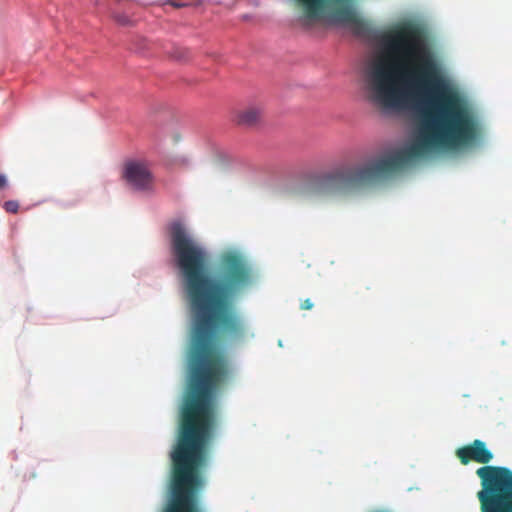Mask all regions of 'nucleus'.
<instances>
[{
    "label": "nucleus",
    "instance_id": "obj_2",
    "mask_svg": "<svg viewBox=\"0 0 512 512\" xmlns=\"http://www.w3.org/2000/svg\"><path fill=\"white\" fill-rule=\"evenodd\" d=\"M381 44L393 63L380 59L371 65L366 79L370 99L384 108L412 105L415 138L406 148L372 163L322 173L309 185L311 195L331 197L360 191L416 158L466 147L478 138L480 123L474 108L442 79L415 26L392 28L383 34Z\"/></svg>",
    "mask_w": 512,
    "mask_h": 512
},
{
    "label": "nucleus",
    "instance_id": "obj_5",
    "mask_svg": "<svg viewBox=\"0 0 512 512\" xmlns=\"http://www.w3.org/2000/svg\"><path fill=\"white\" fill-rule=\"evenodd\" d=\"M456 456L463 465H467L471 461L488 464L493 459V453L487 448L486 443L479 439L458 448Z\"/></svg>",
    "mask_w": 512,
    "mask_h": 512
},
{
    "label": "nucleus",
    "instance_id": "obj_6",
    "mask_svg": "<svg viewBox=\"0 0 512 512\" xmlns=\"http://www.w3.org/2000/svg\"><path fill=\"white\" fill-rule=\"evenodd\" d=\"M261 117V107L249 106L238 113L237 123L244 126H253L260 121Z\"/></svg>",
    "mask_w": 512,
    "mask_h": 512
},
{
    "label": "nucleus",
    "instance_id": "obj_8",
    "mask_svg": "<svg viewBox=\"0 0 512 512\" xmlns=\"http://www.w3.org/2000/svg\"><path fill=\"white\" fill-rule=\"evenodd\" d=\"M305 9L308 17H316L322 10L324 0H297Z\"/></svg>",
    "mask_w": 512,
    "mask_h": 512
},
{
    "label": "nucleus",
    "instance_id": "obj_4",
    "mask_svg": "<svg viewBox=\"0 0 512 512\" xmlns=\"http://www.w3.org/2000/svg\"><path fill=\"white\" fill-rule=\"evenodd\" d=\"M124 179L136 190L149 191L153 187V175L143 161H128L124 165Z\"/></svg>",
    "mask_w": 512,
    "mask_h": 512
},
{
    "label": "nucleus",
    "instance_id": "obj_3",
    "mask_svg": "<svg viewBox=\"0 0 512 512\" xmlns=\"http://www.w3.org/2000/svg\"><path fill=\"white\" fill-rule=\"evenodd\" d=\"M482 490L478 499L482 512H512V471L506 467H480L476 471Z\"/></svg>",
    "mask_w": 512,
    "mask_h": 512
},
{
    "label": "nucleus",
    "instance_id": "obj_10",
    "mask_svg": "<svg viewBox=\"0 0 512 512\" xmlns=\"http://www.w3.org/2000/svg\"><path fill=\"white\" fill-rule=\"evenodd\" d=\"M314 306L313 302L311 301V299L307 298L305 299L301 304H300V308L302 310H310L312 309Z\"/></svg>",
    "mask_w": 512,
    "mask_h": 512
},
{
    "label": "nucleus",
    "instance_id": "obj_12",
    "mask_svg": "<svg viewBox=\"0 0 512 512\" xmlns=\"http://www.w3.org/2000/svg\"><path fill=\"white\" fill-rule=\"evenodd\" d=\"M7 186V178L4 174L0 173V189H4Z\"/></svg>",
    "mask_w": 512,
    "mask_h": 512
},
{
    "label": "nucleus",
    "instance_id": "obj_13",
    "mask_svg": "<svg viewBox=\"0 0 512 512\" xmlns=\"http://www.w3.org/2000/svg\"><path fill=\"white\" fill-rule=\"evenodd\" d=\"M168 3L176 8H180V7H183L184 4H181V3H178V2H175L174 0H169Z\"/></svg>",
    "mask_w": 512,
    "mask_h": 512
},
{
    "label": "nucleus",
    "instance_id": "obj_7",
    "mask_svg": "<svg viewBox=\"0 0 512 512\" xmlns=\"http://www.w3.org/2000/svg\"><path fill=\"white\" fill-rule=\"evenodd\" d=\"M333 17L335 20L342 23H361L353 9L348 6L337 8L333 13Z\"/></svg>",
    "mask_w": 512,
    "mask_h": 512
},
{
    "label": "nucleus",
    "instance_id": "obj_1",
    "mask_svg": "<svg viewBox=\"0 0 512 512\" xmlns=\"http://www.w3.org/2000/svg\"><path fill=\"white\" fill-rule=\"evenodd\" d=\"M169 232L171 253L183 279L192 318L188 383L177 441L170 454L168 501H197L215 420L213 394L233 375L232 360L222 342L245 337L246 324L235 303L254 284L255 277L246 257L237 251L222 253L216 275H210L208 252L189 235L183 223L172 222Z\"/></svg>",
    "mask_w": 512,
    "mask_h": 512
},
{
    "label": "nucleus",
    "instance_id": "obj_9",
    "mask_svg": "<svg viewBox=\"0 0 512 512\" xmlns=\"http://www.w3.org/2000/svg\"><path fill=\"white\" fill-rule=\"evenodd\" d=\"M3 208L6 212L15 214L19 210V203L15 200H9L4 203Z\"/></svg>",
    "mask_w": 512,
    "mask_h": 512
},
{
    "label": "nucleus",
    "instance_id": "obj_11",
    "mask_svg": "<svg viewBox=\"0 0 512 512\" xmlns=\"http://www.w3.org/2000/svg\"><path fill=\"white\" fill-rule=\"evenodd\" d=\"M114 19L121 25H127L129 24V19L124 15H115Z\"/></svg>",
    "mask_w": 512,
    "mask_h": 512
}]
</instances>
